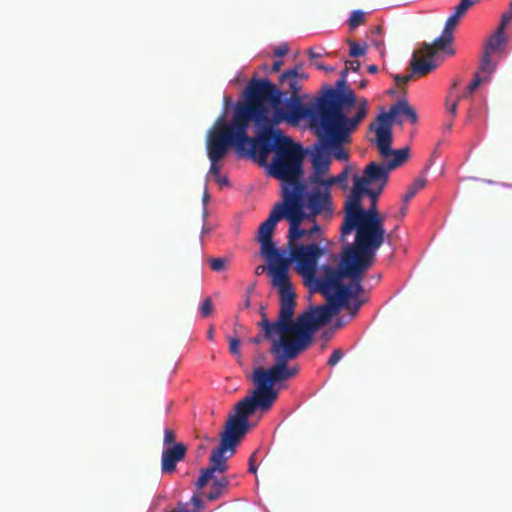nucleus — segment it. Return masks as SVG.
<instances>
[{
  "mask_svg": "<svg viewBox=\"0 0 512 512\" xmlns=\"http://www.w3.org/2000/svg\"><path fill=\"white\" fill-rule=\"evenodd\" d=\"M244 97L246 102L236 104L233 117L246 132L251 122L256 132H277L281 131L276 128L279 123L296 124L307 117L314 131L317 129L314 121L316 104L308 108L300 95L282 96V91L269 79L252 78L244 90Z\"/></svg>",
  "mask_w": 512,
  "mask_h": 512,
  "instance_id": "1",
  "label": "nucleus"
},
{
  "mask_svg": "<svg viewBox=\"0 0 512 512\" xmlns=\"http://www.w3.org/2000/svg\"><path fill=\"white\" fill-rule=\"evenodd\" d=\"M249 158L266 167L268 174L281 181L282 196L302 182L304 150L282 131L256 132L249 136Z\"/></svg>",
  "mask_w": 512,
  "mask_h": 512,
  "instance_id": "2",
  "label": "nucleus"
},
{
  "mask_svg": "<svg viewBox=\"0 0 512 512\" xmlns=\"http://www.w3.org/2000/svg\"><path fill=\"white\" fill-rule=\"evenodd\" d=\"M375 260V256L352 243L344 245L338 268L326 264L320 267V274L315 279L318 290L327 301L336 300L348 305L351 298L358 297L363 291V276Z\"/></svg>",
  "mask_w": 512,
  "mask_h": 512,
  "instance_id": "3",
  "label": "nucleus"
},
{
  "mask_svg": "<svg viewBox=\"0 0 512 512\" xmlns=\"http://www.w3.org/2000/svg\"><path fill=\"white\" fill-rule=\"evenodd\" d=\"M274 375H276L274 373ZM273 373L264 372L263 367L253 370L252 380L256 386L251 396H246L235 405V413L226 422L224 431L220 434V444L230 449V456L234 454L236 446L249 429V416L257 408L269 410L278 396L274 385L282 382L281 379L271 378Z\"/></svg>",
  "mask_w": 512,
  "mask_h": 512,
  "instance_id": "4",
  "label": "nucleus"
},
{
  "mask_svg": "<svg viewBox=\"0 0 512 512\" xmlns=\"http://www.w3.org/2000/svg\"><path fill=\"white\" fill-rule=\"evenodd\" d=\"M248 141V133L234 117L231 122H227L224 116H220L208 131L206 139L207 156L211 163L209 174L215 178L220 176L219 162L225 158L232 147L235 148L239 157H249Z\"/></svg>",
  "mask_w": 512,
  "mask_h": 512,
  "instance_id": "5",
  "label": "nucleus"
},
{
  "mask_svg": "<svg viewBox=\"0 0 512 512\" xmlns=\"http://www.w3.org/2000/svg\"><path fill=\"white\" fill-rule=\"evenodd\" d=\"M368 114V101L361 97L358 103V112L350 120H314L317 129L315 133L331 159L334 157L340 161L348 160V153L343 148L345 143L350 142V135Z\"/></svg>",
  "mask_w": 512,
  "mask_h": 512,
  "instance_id": "6",
  "label": "nucleus"
},
{
  "mask_svg": "<svg viewBox=\"0 0 512 512\" xmlns=\"http://www.w3.org/2000/svg\"><path fill=\"white\" fill-rule=\"evenodd\" d=\"M327 305L311 307L310 310L292 318V340L288 350L292 355H299L313 342L315 331L327 324L330 319L338 314L342 307H348L339 301H327Z\"/></svg>",
  "mask_w": 512,
  "mask_h": 512,
  "instance_id": "7",
  "label": "nucleus"
},
{
  "mask_svg": "<svg viewBox=\"0 0 512 512\" xmlns=\"http://www.w3.org/2000/svg\"><path fill=\"white\" fill-rule=\"evenodd\" d=\"M272 277V285L278 288L280 296V309L278 317L275 321L267 318L263 308H261V320L257 326L265 336L270 337L271 332L292 338V317L296 307V294L293 292L292 284L288 275H270Z\"/></svg>",
  "mask_w": 512,
  "mask_h": 512,
  "instance_id": "8",
  "label": "nucleus"
},
{
  "mask_svg": "<svg viewBox=\"0 0 512 512\" xmlns=\"http://www.w3.org/2000/svg\"><path fill=\"white\" fill-rule=\"evenodd\" d=\"M282 198L291 207L295 202L300 211L306 212L309 221H315L317 216L330 218L334 213L331 192L322 191L315 185L309 184V181H302L294 186Z\"/></svg>",
  "mask_w": 512,
  "mask_h": 512,
  "instance_id": "9",
  "label": "nucleus"
},
{
  "mask_svg": "<svg viewBox=\"0 0 512 512\" xmlns=\"http://www.w3.org/2000/svg\"><path fill=\"white\" fill-rule=\"evenodd\" d=\"M360 99L347 87V80L340 78L334 88L326 87L316 99L314 120H350L347 112L353 106L358 109Z\"/></svg>",
  "mask_w": 512,
  "mask_h": 512,
  "instance_id": "10",
  "label": "nucleus"
},
{
  "mask_svg": "<svg viewBox=\"0 0 512 512\" xmlns=\"http://www.w3.org/2000/svg\"><path fill=\"white\" fill-rule=\"evenodd\" d=\"M283 218L282 202L276 203L268 218L258 228L257 241L261 245L262 256L268 262L269 275H288L289 259L272 240L276 225Z\"/></svg>",
  "mask_w": 512,
  "mask_h": 512,
  "instance_id": "11",
  "label": "nucleus"
},
{
  "mask_svg": "<svg viewBox=\"0 0 512 512\" xmlns=\"http://www.w3.org/2000/svg\"><path fill=\"white\" fill-rule=\"evenodd\" d=\"M353 231L355 240L352 244L376 257L386 238L384 217L378 212L376 203H371L368 209L362 208L355 220Z\"/></svg>",
  "mask_w": 512,
  "mask_h": 512,
  "instance_id": "12",
  "label": "nucleus"
},
{
  "mask_svg": "<svg viewBox=\"0 0 512 512\" xmlns=\"http://www.w3.org/2000/svg\"><path fill=\"white\" fill-rule=\"evenodd\" d=\"M269 341L271 343L270 354L274 356L275 363L268 369H264V372L275 373L271 378L288 380L295 377L298 374V367H289L288 362L298 357V355H292L288 347L293 342L292 338L286 336H280V334L271 332V336H265V332L260 330V333L248 340L249 343L259 345L263 341Z\"/></svg>",
  "mask_w": 512,
  "mask_h": 512,
  "instance_id": "13",
  "label": "nucleus"
},
{
  "mask_svg": "<svg viewBox=\"0 0 512 512\" xmlns=\"http://www.w3.org/2000/svg\"><path fill=\"white\" fill-rule=\"evenodd\" d=\"M403 115L412 124L418 122V115L415 109L408 104L406 100H399L390 107L388 112L380 113L376 122L370 124L369 129L376 133L375 144L379 152L383 155L388 154L390 150L389 145H392V124L396 119V116Z\"/></svg>",
  "mask_w": 512,
  "mask_h": 512,
  "instance_id": "14",
  "label": "nucleus"
},
{
  "mask_svg": "<svg viewBox=\"0 0 512 512\" xmlns=\"http://www.w3.org/2000/svg\"><path fill=\"white\" fill-rule=\"evenodd\" d=\"M328 251L327 245L306 241L289 250V264L295 262L296 270L302 276L312 279L317 272L319 259Z\"/></svg>",
  "mask_w": 512,
  "mask_h": 512,
  "instance_id": "15",
  "label": "nucleus"
},
{
  "mask_svg": "<svg viewBox=\"0 0 512 512\" xmlns=\"http://www.w3.org/2000/svg\"><path fill=\"white\" fill-rule=\"evenodd\" d=\"M364 186L357 180H354L353 188L345 201L344 205V221L341 225V241L344 242L347 235L354 230V223L362 210V198L364 196Z\"/></svg>",
  "mask_w": 512,
  "mask_h": 512,
  "instance_id": "16",
  "label": "nucleus"
},
{
  "mask_svg": "<svg viewBox=\"0 0 512 512\" xmlns=\"http://www.w3.org/2000/svg\"><path fill=\"white\" fill-rule=\"evenodd\" d=\"M282 207L284 212V218L289 221V231H288V249L290 250L292 246H297L298 240L304 239V242L307 241L306 229L301 228V223L303 220L307 219L306 212L300 211L299 206L294 202V206L286 204L282 201Z\"/></svg>",
  "mask_w": 512,
  "mask_h": 512,
  "instance_id": "17",
  "label": "nucleus"
},
{
  "mask_svg": "<svg viewBox=\"0 0 512 512\" xmlns=\"http://www.w3.org/2000/svg\"><path fill=\"white\" fill-rule=\"evenodd\" d=\"M230 449L226 446L219 444V446L211 452L209 467L202 470L201 475L198 477L195 485L197 489H202L206 484L213 479L214 473H224L228 469L227 459L225 453Z\"/></svg>",
  "mask_w": 512,
  "mask_h": 512,
  "instance_id": "18",
  "label": "nucleus"
},
{
  "mask_svg": "<svg viewBox=\"0 0 512 512\" xmlns=\"http://www.w3.org/2000/svg\"><path fill=\"white\" fill-rule=\"evenodd\" d=\"M391 171L387 163L370 162L365 167L363 176L355 175L353 179L357 180L363 186L385 187Z\"/></svg>",
  "mask_w": 512,
  "mask_h": 512,
  "instance_id": "19",
  "label": "nucleus"
},
{
  "mask_svg": "<svg viewBox=\"0 0 512 512\" xmlns=\"http://www.w3.org/2000/svg\"><path fill=\"white\" fill-rule=\"evenodd\" d=\"M307 79L308 75L303 71L302 66L296 65L279 76L277 87L282 91V96L299 95L301 84Z\"/></svg>",
  "mask_w": 512,
  "mask_h": 512,
  "instance_id": "20",
  "label": "nucleus"
},
{
  "mask_svg": "<svg viewBox=\"0 0 512 512\" xmlns=\"http://www.w3.org/2000/svg\"><path fill=\"white\" fill-rule=\"evenodd\" d=\"M312 173L307 181H317L320 176H327L332 164L331 153H328L323 144L319 142L315 145L311 153Z\"/></svg>",
  "mask_w": 512,
  "mask_h": 512,
  "instance_id": "21",
  "label": "nucleus"
},
{
  "mask_svg": "<svg viewBox=\"0 0 512 512\" xmlns=\"http://www.w3.org/2000/svg\"><path fill=\"white\" fill-rule=\"evenodd\" d=\"M187 447L179 442L165 447L161 455V471L163 474H171L176 470L178 462L185 458Z\"/></svg>",
  "mask_w": 512,
  "mask_h": 512,
  "instance_id": "22",
  "label": "nucleus"
},
{
  "mask_svg": "<svg viewBox=\"0 0 512 512\" xmlns=\"http://www.w3.org/2000/svg\"><path fill=\"white\" fill-rule=\"evenodd\" d=\"M410 67L414 76L422 77L433 71L437 65L434 63V58H428L421 47L413 53Z\"/></svg>",
  "mask_w": 512,
  "mask_h": 512,
  "instance_id": "23",
  "label": "nucleus"
},
{
  "mask_svg": "<svg viewBox=\"0 0 512 512\" xmlns=\"http://www.w3.org/2000/svg\"><path fill=\"white\" fill-rule=\"evenodd\" d=\"M453 42V36L444 34L442 32L441 36L436 38L432 44L424 43L422 45L423 52L426 54L428 58H435L437 52L444 51L448 55H453L455 53L454 49L450 47Z\"/></svg>",
  "mask_w": 512,
  "mask_h": 512,
  "instance_id": "24",
  "label": "nucleus"
},
{
  "mask_svg": "<svg viewBox=\"0 0 512 512\" xmlns=\"http://www.w3.org/2000/svg\"><path fill=\"white\" fill-rule=\"evenodd\" d=\"M505 42L503 27L498 29L488 38L485 43L484 51L492 54L501 49Z\"/></svg>",
  "mask_w": 512,
  "mask_h": 512,
  "instance_id": "25",
  "label": "nucleus"
},
{
  "mask_svg": "<svg viewBox=\"0 0 512 512\" xmlns=\"http://www.w3.org/2000/svg\"><path fill=\"white\" fill-rule=\"evenodd\" d=\"M388 150H390L388 154L383 155L381 152H379V154L384 159L393 156V159L387 163L391 170H394L400 166L408 158V148L393 150L391 145H389Z\"/></svg>",
  "mask_w": 512,
  "mask_h": 512,
  "instance_id": "26",
  "label": "nucleus"
},
{
  "mask_svg": "<svg viewBox=\"0 0 512 512\" xmlns=\"http://www.w3.org/2000/svg\"><path fill=\"white\" fill-rule=\"evenodd\" d=\"M312 222L314 225L310 229H306L307 241L328 246L329 241L324 236L321 227L316 223V220Z\"/></svg>",
  "mask_w": 512,
  "mask_h": 512,
  "instance_id": "27",
  "label": "nucleus"
},
{
  "mask_svg": "<svg viewBox=\"0 0 512 512\" xmlns=\"http://www.w3.org/2000/svg\"><path fill=\"white\" fill-rule=\"evenodd\" d=\"M227 486L228 480L225 477L221 479H215L211 485L210 491L206 495L207 499L209 501L218 499Z\"/></svg>",
  "mask_w": 512,
  "mask_h": 512,
  "instance_id": "28",
  "label": "nucleus"
},
{
  "mask_svg": "<svg viewBox=\"0 0 512 512\" xmlns=\"http://www.w3.org/2000/svg\"><path fill=\"white\" fill-rule=\"evenodd\" d=\"M427 183V180L425 178H417L409 187L407 192L402 196V201L404 204H407L415 195L416 193L422 189Z\"/></svg>",
  "mask_w": 512,
  "mask_h": 512,
  "instance_id": "29",
  "label": "nucleus"
},
{
  "mask_svg": "<svg viewBox=\"0 0 512 512\" xmlns=\"http://www.w3.org/2000/svg\"><path fill=\"white\" fill-rule=\"evenodd\" d=\"M309 184L315 185L322 191L326 190L328 192H331V187L333 185L337 184V182H336L335 176H330V177L320 176V177H318L317 181H310Z\"/></svg>",
  "mask_w": 512,
  "mask_h": 512,
  "instance_id": "30",
  "label": "nucleus"
},
{
  "mask_svg": "<svg viewBox=\"0 0 512 512\" xmlns=\"http://www.w3.org/2000/svg\"><path fill=\"white\" fill-rule=\"evenodd\" d=\"M366 21V14L362 10H354L350 14L348 19V25L351 30H354L358 26L364 24Z\"/></svg>",
  "mask_w": 512,
  "mask_h": 512,
  "instance_id": "31",
  "label": "nucleus"
},
{
  "mask_svg": "<svg viewBox=\"0 0 512 512\" xmlns=\"http://www.w3.org/2000/svg\"><path fill=\"white\" fill-rule=\"evenodd\" d=\"M496 64L491 60V54L483 51L480 70L482 72L492 73L495 70Z\"/></svg>",
  "mask_w": 512,
  "mask_h": 512,
  "instance_id": "32",
  "label": "nucleus"
},
{
  "mask_svg": "<svg viewBox=\"0 0 512 512\" xmlns=\"http://www.w3.org/2000/svg\"><path fill=\"white\" fill-rule=\"evenodd\" d=\"M384 188L385 187L381 186H372L371 188H369L368 186H364V195H367L371 199V203L377 204V200L381 193L383 192Z\"/></svg>",
  "mask_w": 512,
  "mask_h": 512,
  "instance_id": "33",
  "label": "nucleus"
},
{
  "mask_svg": "<svg viewBox=\"0 0 512 512\" xmlns=\"http://www.w3.org/2000/svg\"><path fill=\"white\" fill-rule=\"evenodd\" d=\"M347 43L350 46L349 55L351 57H360L366 53V45L360 46L357 42L353 40H347Z\"/></svg>",
  "mask_w": 512,
  "mask_h": 512,
  "instance_id": "34",
  "label": "nucleus"
},
{
  "mask_svg": "<svg viewBox=\"0 0 512 512\" xmlns=\"http://www.w3.org/2000/svg\"><path fill=\"white\" fill-rule=\"evenodd\" d=\"M459 19H460L459 16L455 15L454 13L451 14L448 17V19L446 20V23H445V26L443 29V33L453 36V30L456 27V25L458 24Z\"/></svg>",
  "mask_w": 512,
  "mask_h": 512,
  "instance_id": "35",
  "label": "nucleus"
},
{
  "mask_svg": "<svg viewBox=\"0 0 512 512\" xmlns=\"http://www.w3.org/2000/svg\"><path fill=\"white\" fill-rule=\"evenodd\" d=\"M475 3L476 1L473 0H460L453 13L461 18Z\"/></svg>",
  "mask_w": 512,
  "mask_h": 512,
  "instance_id": "36",
  "label": "nucleus"
},
{
  "mask_svg": "<svg viewBox=\"0 0 512 512\" xmlns=\"http://www.w3.org/2000/svg\"><path fill=\"white\" fill-rule=\"evenodd\" d=\"M481 83L482 79L479 77V75H476L473 81L466 88V91L462 95H459L458 97H460V99L470 97L474 93V91L480 86Z\"/></svg>",
  "mask_w": 512,
  "mask_h": 512,
  "instance_id": "37",
  "label": "nucleus"
},
{
  "mask_svg": "<svg viewBox=\"0 0 512 512\" xmlns=\"http://www.w3.org/2000/svg\"><path fill=\"white\" fill-rule=\"evenodd\" d=\"M227 259L225 258H210L209 264L210 268L215 272H220L226 269L227 267Z\"/></svg>",
  "mask_w": 512,
  "mask_h": 512,
  "instance_id": "38",
  "label": "nucleus"
},
{
  "mask_svg": "<svg viewBox=\"0 0 512 512\" xmlns=\"http://www.w3.org/2000/svg\"><path fill=\"white\" fill-rule=\"evenodd\" d=\"M350 171H351V166L350 165H346L344 167L343 171L340 174L335 176L337 184H339L342 189H346L347 188L346 181H347V178L349 176Z\"/></svg>",
  "mask_w": 512,
  "mask_h": 512,
  "instance_id": "39",
  "label": "nucleus"
},
{
  "mask_svg": "<svg viewBox=\"0 0 512 512\" xmlns=\"http://www.w3.org/2000/svg\"><path fill=\"white\" fill-rule=\"evenodd\" d=\"M227 339L229 341V351H230V353L233 354V355H240V350H239L240 340H239V337H237V336H228Z\"/></svg>",
  "mask_w": 512,
  "mask_h": 512,
  "instance_id": "40",
  "label": "nucleus"
},
{
  "mask_svg": "<svg viewBox=\"0 0 512 512\" xmlns=\"http://www.w3.org/2000/svg\"><path fill=\"white\" fill-rule=\"evenodd\" d=\"M200 311L203 317H208L212 314L213 305L210 297L203 300L200 306Z\"/></svg>",
  "mask_w": 512,
  "mask_h": 512,
  "instance_id": "41",
  "label": "nucleus"
},
{
  "mask_svg": "<svg viewBox=\"0 0 512 512\" xmlns=\"http://www.w3.org/2000/svg\"><path fill=\"white\" fill-rule=\"evenodd\" d=\"M175 437H176L175 433L172 429H170V428L164 429L163 443L166 447L177 444L175 442Z\"/></svg>",
  "mask_w": 512,
  "mask_h": 512,
  "instance_id": "42",
  "label": "nucleus"
},
{
  "mask_svg": "<svg viewBox=\"0 0 512 512\" xmlns=\"http://www.w3.org/2000/svg\"><path fill=\"white\" fill-rule=\"evenodd\" d=\"M343 356L344 352L341 349H335L330 355L327 364L331 367L335 366L343 358Z\"/></svg>",
  "mask_w": 512,
  "mask_h": 512,
  "instance_id": "43",
  "label": "nucleus"
},
{
  "mask_svg": "<svg viewBox=\"0 0 512 512\" xmlns=\"http://www.w3.org/2000/svg\"><path fill=\"white\" fill-rule=\"evenodd\" d=\"M414 77L413 73L409 74V75H405V76H401V75H393V79L394 81L396 82V85L400 86L402 84H406L407 82H409L412 78Z\"/></svg>",
  "mask_w": 512,
  "mask_h": 512,
  "instance_id": "44",
  "label": "nucleus"
},
{
  "mask_svg": "<svg viewBox=\"0 0 512 512\" xmlns=\"http://www.w3.org/2000/svg\"><path fill=\"white\" fill-rule=\"evenodd\" d=\"M289 47L286 43H282L274 49V55L276 57L285 56L288 53Z\"/></svg>",
  "mask_w": 512,
  "mask_h": 512,
  "instance_id": "45",
  "label": "nucleus"
},
{
  "mask_svg": "<svg viewBox=\"0 0 512 512\" xmlns=\"http://www.w3.org/2000/svg\"><path fill=\"white\" fill-rule=\"evenodd\" d=\"M245 332H248L247 328L243 326L242 324L236 322L234 325V336L239 337L240 335L244 334Z\"/></svg>",
  "mask_w": 512,
  "mask_h": 512,
  "instance_id": "46",
  "label": "nucleus"
},
{
  "mask_svg": "<svg viewBox=\"0 0 512 512\" xmlns=\"http://www.w3.org/2000/svg\"><path fill=\"white\" fill-rule=\"evenodd\" d=\"M360 66H361V64L358 60H352V61L346 62V68H348V70L358 71Z\"/></svg>",
  "mask_w": 512,
  "mask_h": 512,
  "instance_id": "47",
  "label": "nucleus"
},
{
  "mask_svg": "<svg viewBox=\"0 0 512 512\" xmlns=\"http://www.w3.org/2000/svg\"><path fill=\"white\" fill-rule=\"evenodd\" d=\"M460 100V97L456 96L453 103L451 105H449L447 107V110L448 112L451 114V115H455L456 112H457V106H458V101Z\"/></svg>",
  "mask_w": 512,
  "mask_h": 512,
  "instance_id": "48",
  "label": "nucleus"
},
{
  "mask_svg": "<svg viewBox=\"0 0 512 512\" xmlns=\"http://www.w3.org/2000/svg\"><path fill=\"white\" fill-rule=\"evenodd\" d=\"M511 18H512V12L511 11L509 13H505L502 16L501 25L499 27H503V30H504L505 26L511 21Z\"/></svg>",
  "mask_w": 512,
  "mask_h": 512,
  "instance_id": "49",
  "label": "nucleus"
},
{
  "mask_svg": "<svg viewBox=\"0 0 512 512\" xmlns=\"http://www.w3.org/2000/svg\"><path fill=\"white\" fill-rule=\"evenodd\" d=\"M362 302L361 301H358L356 303H354L353 305H350L348 303V309L351 311V315L352 316H355L357 311L359 310L360 306H361Z\"/></svg>",
  "mask_w": 512,
  "mask_h": 512,
  "instance_id": "50",
  "label": "nucleus"
},
{
  "mask_svg": "<svg viewBox=\"0 0 512 512\" xmlns=\"http://www.w3.org/2000/svg\"><path fill=\"white\" fill-rule=\"evenodd\" d=\"M254 456H255V453L253 455H251L250 459H249V468H248V471L251 472V473H256V466L254 465Z\"/></svg>",
  "mask_w": 512,
  "mask_h": 512,
  "instance_id": "51",
  "label": "nucleus"
},
{
  "mask_svg": "<svg viewBox=\"0 0 512 512\" xmlns=\"http://www.w3.org/2000/svg\"><path fill=\"white\" fill-rule=\"evenodd\" d=\"M216 181L221 186H226L229 183L228 178L226 176L221 175L216 178Z\"/></svg>",
  "mask_w": 512,
  "mask_h": 512,
  "instance_id": "52",
  "label": "nucleus"
},
{
  "mask_svg": "<svg viewBox=\"0 0 512 512\" xmlns=\"http://www.w3.org/2000/svg\"><path fill=\"white\" fill-rule=\"evenodd\" d=\"M282 65H283V61H281V60L275 61L272 65L271 70L273 72H278L281 69Z\"/></svg>",
  "mask_w": 512,
  "mask_h": 512,
  "instance_id": "53",
  "label": "nucleus"
},
{
  "mask_svg": "<svg viewBox=\"0 0 512 512\" xmlns=\"http://www.w3.org/2000/svg\"><path fill=\"white\" fill-rule=\"evenodd\" d=\"M192 503L199 509L202 507V500L200 497L198 496H193L192 497Z\"/></svg>",
  "mask_w": 512,
  "mask_h": 512,
  "instance_id": "54",
  "label": "nucleus"
},
{
  "mask_svg": "<svg viewBox=\"0 0 512 512\" xmlns=\"http://www.w3.org/2000/svg\"><path fill=\"white\" fill-rule=\"evenodd\" d=\"M406 213H407V207H406V204L403 203V206L399 210V214L395 215V217L403 218L406 216Z\"/></svg>",
  "mask_w": 512,
  "mask_h": 512,
  "instance_id": "55",
  "label": "nucleus"
},
{
  "mask_svg": "<svg viewBox=\"0 0 512 512\" xmlns=\"http://www.w3.org/2000/svg\"><path fill=\"white\" fill-rule=\"evenodd\" d=\"M367 70L369 73L374 74V73L378 72V66L375 64L369 65Z\"/></svg>",
  "mask_w": 512,
  "mask_h": 512,
  "instance_id": "56",
  "label": "nucleus"
},
{
  "mask_svg": "<svg viewBox=\"0 0 512 512\" xmlns=\"http://www.w3.org/2000/svg\"><path fill=\"white\" fill-rule=\"evenodd\" d=\"M308 53H309V56H310L311 58H318V57H320V56H321V54H320V53H316V52H314V50H313L312 48H310V49L308 50Z\"/></svg>",
  "mask_w": 512,
  "mask_h": 512,
  "instance_id": "57",
  "label": "nucleus"
},
{
  "mask_svg": "<svg viewBox=\"0 0 512 512\" xmlns=\"http://www.w3.org/2000/svg\"><path fill=\"white\" fill-rule=\"evenodd\" d=\"M373 43L377 47L378 50L383 49V41L382 40H379V41L373 40Z\"/></svg>",
  "mask_w": 512,
  "mask_h": 512,
  "instance_id": "58",
  "label": "nucleus"
},
{
  "mask_svg": "<svg viewBox=\"0 0 512 512\" xmlns=\"http://www.w3.org/2000/svg\"><path fill=\"white\" fill-rule=\"evenodd\" d=\"M207 337H208L209 340H213L214 339V329H213V327L209 328L208 333H207Z\"/></svg>",
  "mask_w": 512,
  "mask_h": 512,
  "instance_id": "59",
  "label": "nucleus"
},
{
  "mask_svg": "<svg viewBox=\"0 0 512 512\" xmlns=\"http://www.w3.org/2000/svg\"><path fill=\"white\" fill-rule=\"evenodd\" d=\"M264 271H265V267L264 266H258L256 268V274H258V275L261 274Z\"/></svg>",
  "mask_w": 512,
  "mask_h": 512,
  "instance_id": "60",
  "label": "nucleus"
},
{
  "mask_svg": "<svg viewBox=\"0 0 512 512\" xmlns=\"http://www.w3.org/2000/svg\"><path fill=\"white\" fill-rule=\"evenodd\" d=\"M347 72H348V68H345L344 70L341 71V77L340 78H344L346 79L347 77Z\"/></svg>",
  "mask_w": 512,
  "mask_h": 512,
  "instance_id": "61",
  "label": "nucleus"
},
{
  "mask_svg": "<svg viewBox=\"0 0 512 512\" xmlns=\"http://www.w3.org/2000/svg\"><path fill=\"white\" fill-rule=\"evenodd\" d=\"M367 83H368V81H367V80H362V81L360 82V84H359V87H360V88H365V87L367 86Z\"/></svg>",
  "mask_w": 512,
  "mask_h": 512,
  "instance_id": "62",
  "label": "nucleus"
},
{
  "mask_svg": "<svg viewBox=\"0 0 512 512\" xmlns=\"http://www.w3.org/2000/svg\"><path fill=\"white\" fill-rule=\"evenodd\" d=\"M381 32H382V29H381V27H379V26H378V27H376V28L373 30V33H374V34H381Z\"/></svg>",
  "mask_w": 512,
  "mask_h": 512,
  "instance_id": "63",
  "label": "nucleus"
},
{
  "mask_svg": "<svg viewBox=\"0 0 512 512\" xmlns=\"http://www.w3.org/2000/svg\"><path fill=\"white\" fill-rule=\"evenodd\" d=\"M459 84H460V80H458V79H457V80H455V81L453 82V85H452L451 90L455 89Z\"/></svg>",
  "mask_w": 512,
  "mask_h": 512,
  "instance_id": "64",
  "label": "nucleus"
}]
</instances>
